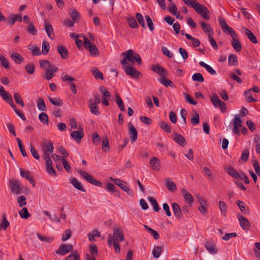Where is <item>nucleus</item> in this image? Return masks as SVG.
Returning a JSON list of instances; mask_svg holds the SVG:
<instances>
[{
  "mask_svg": "<svg viewBox=\"0 0 260 260\" xmlns=\"http://www.w3.org/2000/svg\"><path fill=\"white\" fill-rule=\"evenodd\" d=\"M211 101L213 106L216 108L219 107L222 113L226 111V105L224 102L220 101L216 94H213L211 96Z\"/></svg>",
  "mask_w": 260,
  "mask_h": 260,
  "instance_id": "9",
  "label": "nucleus"
},
{
  "mask_svg": "<svg viewBox=\"0 0 260 260\" xmlns=\"http://www.w3.org/2000/svg\"><path fill=\"white\" fill-rule=\"evenodd\" d=\"M1 96L3 98V100L7 102L10 106L13 108L16 114L23 120H25L26 118L22 112L20 110L16 109V106L13 102V100L11 95L4 89L1 91Z\"/></svg>",
  "mask_w": 260,
  "mask_h": 260,
  "instance_id": "3",
  "label": "nucleus"
},
{
  "mask_svg": "<svg viewBox=\"0 0 260 260\" xmlns=\"http://www.w3.org/2000/svg\"><path fill=\"white\" fill-rule=\"evenodd\" d=\"M102 147L103 150L105 152H108L110 150V146L109 141L107 138H105L103 140Z\"/></svg>",
  "mask_w": 260,
  "mask_h": 260,
  "instance_id": "61",
  "label": "nucleus"
},
{
  "mask_svg": "<svg viewBox=\"0 0 260 260\" xmlns=\"http://www.w3.org/2000/svg\"><path fill=\"white\" fill-rule=\"evenodd\" d=\"M84 133L83 130L80 131H73L71 133V136L75 139L77 142H80L81 139L83 137Z\"/></svg>",
  "mask_w": 260,
  "mask_h": 260,
  "instance_id": "28",
  "label": "nucleus"
},
{
  "mask_svg": "<svg viewBox=\"0 0 260 260\" xmlns=\"http://www.w3.org/2000/svg\"><path fill=\"white\" fill-rule=\"evenodd\" d=\"M150 165L154 171H158L161 167L160 161L156 157H152L150 160Z\"/></svg>",
  "mask_w": 260,
  "mask_h": 260,
  "instance_id": "19",
  "label": "nucleus"
},
{
  "mask_svg": "<svg viewBox=\"0 0 260 260\" xmlns=\"http://www.w3.org/2000/svg\"><path fill=\"white\" fill-rule=\"evenodd\" d=\"M107 189L113 193L116 196H119V192L116 190L115 186L111 183L108 182L107 184Z\"/></svg>",
  "mask_w": 260,
  "mask_h": 260,
  "instance_id": "53",
  "label": "nucleus"
},
{
  "mask_svg": "<svg viewBox=\"0 0 260 260\" xmlns=\"http://www.w3.org/2000/svg\"><path fill=\"white\" fill-rule=\"evenodd\" d=\"M64 260H80V256L77 251L76 250L68 255Z\"/></svg>",
  "mask_w": 260,
  "mask_h": 260,
  "instance_id": "54",
  "label": "nucleus"
},
{
  "mask_svg": "<svg viewBox=\"0 0 260 260\" xmlns=\"http://www.w3.org/2000/svg\"><path fill=\"white\" fill-rule=\"evenodd\" d=\"M166 186L172 192H175L177 189L176 186L174 182L170 181L169 179H168L166 180Z\"/></svg>",
  "mask_w": 260,
  "mask_h": 260,
  "instance_id": "49",
  "label": "nucleus"
},
{
  "mask_svg": "<svg viewBox=\"0 0 260 260\" xmlns=\"http://www.w3.org/2000/svg\"><path fill=\"white\" fill-rule=\"evenodd\" d=\"M113 235H108L107 244L110 247L112 245L113 241L122 242L124 240V234L121 228L119 226H116L113 228Z\"/></svg>",
  "mask_w": 260,
  "mask_h": 260,
  "instance_id": "2",
  "label": "nucleus"
},
{
  "mask_svg": "<svg viewBox=\"0 0 260 260\" xmlns=\"http://www.w3.org/2000/svg\"><path fill=\"white\" fill-rule=\"evenodd\" d=\"M61 79L63 81H70L71 83H70V85L71 86V89L72 92L74 94L77 93V90L76 89V85L74 83L72 82L75 81L76 80L75 78H74V77H73L72 76H69L68 75H66L61 77Z\"/></svg>",
  "mask_w": 260,
  "mask_h": 260,
  "instance_id": "16",
  "label": "nucleus"
},
{
  "mask_svg": "<svg viewBox=\"0 0 260 260\" xmlns=\"http://www.w3.org/2000/svg\"><path fill=\"white\" fill-rule=\"evenodd\" d=\"M9 225L10 223L7 219L6 215L4 214L0 224V229L5 231Z\"/></svg>",
  "mask_w": 260,
  "mask_h": 260,
  "instance_id": "38",
  "label": "nucleus"
},
{
  "mask_svg": "<svg viewBox=\"0 0 260 260\" xmlns=\"http://www.w3.org/2000/svg\"><path fill=\"white\" fill-rule=\"evenodd\" d=\"M226 172L235 179H237L239 173L233 167L229 166L225 168Z\"/></svg>",
  "mask_w": 260,
  "mask_h": 260,
  "instance_id": "33",
  "label": "nucleus"
},
{
  "mask_svg": "<svg viewBox=\"0 0 260 260\" xmlns=\"http://www.w3.org/2000/svg\"><path fill=\"white\" fill-rule=\"evenodd\" d=\"M25 70L28 74L32 75L35 71V66L32 63H28L25 65Z\"/></svg>",
  "mask_w": 260,
  "mask_h": 260,
  "instance_id": "55",
  "label": "nucleus"
},
{
  "mask_svg": "<svg viewBox=\"0 0 260 260\" xmlns=\"http://www.w3.org/2000/svg\"><path fill=\"white\" fill-rule=\"evenodd\" d=\"M244 95L245 97V100L248 103L255 102V100L252 96L251 93V90H247L244 92Z\"/></svg>",
  "mask_w": 260,
  "mask_h": 260,
  "instance_id": "34",
  "label": "nucleus"
},
{
  "mask_svg": "<svg viewBox=\"0 0 260 260\" xmlns=\"http://www.w3.org/2000/svg\"><path fill=\"white\" fill-rule=\"evenodd\" d=\"M0 61L2 66L5 68H9V62L8 60L2 55H0Z\"/></svg>",
  "mask_w": 260,
  "mask_h": 260,
  "instance_id": "62",
  "label": "nucleus"
},
{
  "mask_svg": "<svg viewBox=\"0 0 260 260\" xmlns=\"http://www.w3.org/2000/svg\"><path fill=\"white\" fill-rule=\"evenodd\" d=\"M218 21L222 29L225 33L230 35L232 38L238 37V35L235 30L231 27H230L221 17L219 18Z\"/></svg>",
  "mask_w": 260,
  "mask_h": 260,
  "instance_id": "6",
  "label": "nucleus"
},
{
  "mask_svg": "<svg viewBox=\"0 0 260 260\" xmlns=\"http://www.w3.org/2000/svg\"><path fill=\"white\" fill-rule=\"evenodd\" d=\"M191 122L193 125L198 124L200 122L199 114L194 112L193 116L191 118Z\"/></svg>",
  "mask_w": 260,
  "mask_h": 260,
  "instance_id": "64",
  "label": "nucleus"
},
{
  "mask_svg": "<svg viewBox=\"0 0 260 260\" xmlns=\"http://www.w3.org/2000/svg\"><path fill=\"white\" fill-rule=\"evenodd\" d=\"M70 182L77 189L81 190L83 192H85L86 189L84 188L82 183L78 180L76 178H71L70 179Z\"/></svg>",
  "mask_w": 260,
  "mask_h": 260,
  "instance_id": "26",
  "label": "nucleus"
},
{
  "mask_svg": "<svg viewBox=\"0 0 260 260\" xmlns=\"http://www.w3.org/2000/svg\"><path fill=\"white\" fill-rule=\"evenodd\" d=\"M20 172L22 177L25 178L30 183L32 184L33 186L35 185V182L32 177L29 175L28 171H25L22 169H20Z\"/></svg>",
  "mask_w": 260,
  "mask_h": 260,
  "instance_id": "30",
  "label": "nucleus"
},
{
  "mask_svg": "<svg viewBox=\"0 0 260 260\" xmlns=\"http://www.w3.org/2000/svg\"><path fill=\"white\" fill-rule=\"evenodd\" d=\"M244 32L249 39V40L253 44H257V40L256 39V37L255 35L253 34L252 32H251L249 29L248 28H245L244 29Z\"/></svg>",
  "mask_w": 260,
  "mask_h": 260,
  "instance_id": "32",
  "label": "nucleus"
},
{
  "mask_svg": "<svg viewBox=\"0 0 260 260\" xmlns=\"http://www.w3.org/2000/svg\"><path fill=\"white\" fill-rule=\"evenodd\" d=\"M229 64L230 66H236L238 64V60L236 55L232 54L229 56Z\"/></svg>",
  "mask_w": 260,
  "mask_h": 260,
  "instance_id": "50",
  "label": "nucleus"
},
{
  "mask_svg": "<svg viewBox=\"0 0 260 260\" xmlns=\"http://www.w3.org/2000/svg\"><path fill=\"white\" fill-rule=\"evenodd\" d=\"M94 99H90L88 102V106L90 112L95 115H99L100 114L98 109V104L101 102L100 95L97 93H93Z\"/></svg>",
  "mask_w": 260,
  "mask_h": 260,
  "instance_id": "4",
  "label": "nucleus"
},
{
  "mask_svg": "<svg viewBox=\"0 0 260 260\" xmlns=\"http://www.w3.org/2000/svg\"><path fill=\"white\" fill-rule=\"evenodd\" d=\"M37 236L41 241L46 243H51L54 240V237L52 236H44L39 233H37Z\"/></svg>",
  "mask_w": 260,
  "mask_h": 260,
  "instance_id": "39",
  "label": "nucleus"
},
{
  "mask_svg": "<svg viewBox=\"0 0 260 260\" xmlns=\"http://www.w3.org/2000/svg\"><path fill=\"white\" fill-rule=\"evenodd\" d=\"M159 127L167 133L171 132V126L164 121H160L159 123Z\"/></svg>",
  "mask_w": 260,
  "mask_h": 260,
  "instance_id": "43",
  "label": "nucleus"
},
{
  "mask_svg": "<svg viewBox=\"0 0 260 260\" xmlns=\"http://www.w3.org/2000/svg\"><path fill=\"white\" fill-rule=\"evenodd\" d=\"M152 70L155 73L161 76H165L167 75V71L161 66L156 64L152 67Z\"/></svg>",
  "mask_w": 260,
  "mask_h": 260,
  "instance_id": "22",
  "label": "nucleus"
},
{
  "mask_svg": "<svg viewBox=\"0 0 260 260\" xmlns=\"http://www.w3.org/2000/svg\"><path fill=\"white\" fill-rule=\"evenodd\" d=\"M172 209L173 213L176 217L178 218V219H181L182 217V214L179 205L177 203H173Z\"/></svg>",
  "mask_w": 260,
  "mask_h": 260,
  "instance_id": "24",
  "label": "nucleus"
},
{
  "mask_svg": "<svg viewBox=\"0 0 260 260\" xmlns=\"http://www.w3.org/2000/svg\"><path fill=\"white\" fill-rule=\"evenodd\" d=\"M45 78L47 80H49L54 77V75L53 73L56 72L58 71V68L54 65H52L50 68L45 69Z\"/></svg>",
  "mask_w": 260,
  "mask_h": 260,
  "instance_id": "17",
  "label": "nucleus"
},
{
  "mask_svg": "<svg viewBox=\"0 0 260 260\" xmlns=\"http://www.w3.org/2000/svg\"><path fill=\"white\" fill-rule=\"evenodd\" d=\"M17 21H18L19 22L22 21V16L21 15H18V14H13L11 15L10 19H9V23L13 25L15 22Z\"/></svg>",
  "mask_w": 260,
  "mask_h": 260,
  "instance_id": "40",
  "label": "nucleus"
},
{
  "mask_svg": "<svg viewBox=\"0 0 260 260\" xmlns=\"http://www.w3.org/2000/svg\"><path fill=\"white\" fill-rule=\"evenodd\" d=\"M14 98L15 99L16 103L20 105L21 107L23 108L25 106V104L21 98V96L19 93H15L14 94Z\"/></svg>",
  "mask_w": 260,
  "mask_h": 260,
  "instance_id": "41",
  "label": "nucleus"
},
{
  "mask_svg": "<svg viewBox=\"0 0 260 260\" xmlns=\"http://www.w3.org/2000/svg\"><path fill=\"white\" fill-rule=\"evenodd\" d=\"M181 193L186 201L188 204L191 205L193 202V198L192 196L186 189H182Z\"/></svg>",
  "mask_w": 260,
  "mask_h": 260,
  "instance_id": "23",
  "label": "nucleus"
},
{
  "mask_svg": "<svg viewBox=\"0 0 260 260\" xmlns=\"http://www.w3.org/2000/svg\"><path fill=\"white\" fill-rule=\"evenodd\" d=\"M219 208L221 212V215L225 217L226 215L227 207L225 203L223 201H219Z\"/></svg>",
  "mask_w": 260,
  "mask_h": 260,
  "instance_id": "44",
  "label": "nucleus"
},
{
  "mask_svg": "<svg viewBox=\"0 0 260 260\" xmlns=\"http://www.w3.org/2000/svg\"><path fill=\"white\" fill-rule=\"evenodd\" d=\"M84 46L88 50L91 55L95 56L99 53V50L96 46L91 43L89 40L85 36H83Z\"/></svg>",
  "mask_w": 260,
  "mask_h": 260,
  "instance_id": "8",
  "label": "nucleus"
},
{
  "mask_svg": "<svg viewBox=\"0 0 260 260\" xmlns=\"http://www.w3.org/2000/svg\"><path fill=\"white\" fill-rule=\"evenodd\" d=\"M92 73L96 79H104V76L102 72H100L98 69L94 68L91 70Z\"/></svg>",
  "mask_w": 260,
  "mask_h": 260,
  "instance_id": "48",
  "label": "nucleus"
},
{
  "mask_svg": "<svg viewBox=\"0 0 260 260\" xmlns=\"http://www.w3.org/2000/svg\"><path fill=\"white\" fill-rule=\"evenodd\" d=\"M128 131L131 141L134 143L138 138V132L131 122L128 124Z\"/></svg>",
  "mask_w": 260,
  "mask_h": 260,
  "instance_id": "13",
  "label": "nucleus"
},
{
  "mask_svg": "<svg viewBox=\"0 0 260 260\" xmlns=\"http://www.w3.org/2000/svg\"><path fill=\"white\" fill-rule=\"evenodd\" d=\"M174 140L179 145L181 146H184L186 142L184 137L180 134H179L177 133H174Z\"/></svg>",
  "mask_w": 260,
  "mask_h": 260,
  "instance_id": "21",
  "label": "nucleus"
},
{
  "mask_svg": "<svg viewBox=\"0 0 260 260\" xmlns=\"http://www.w3.org/2000/svg\"><path fill=\"white\" fill-rule=\"evenodd\" d=\"M199 64L201 66L204 68L211 75H215L216 74V71L214 70L210 66L206 64L204 61H200Z\"/></svg>",
  "mask_w": 260,
  "mask_h": 260,
  "instance_id": "36",
  "label": "nucleus"
},
{
  "mask_svg": "<svg viewBox=\"0 0 260 260\" xmlns=\"http://www.w3.org/2000/svg\"><path fill=\"white\" fill-rule=\"evenodd\" d=\"M57 50L61 58L64 59L68 57V51L64 46L62 45L57 46Z\"/></svg>",
  "mask_w": 260,
  "mask_h": 260,
  "instance_id": "29",
  "label": "nucleus"
},
{
  "mask_svg": "<svg viewBox=\"0 0 260 260\" xmlns=\"http://www.w3.org/2000/svg\"><path fill=\"white\" fill-rule=\"evenodd\" d=\"M148 200L150 202L151 205L153 206V210L155 212H158L160 210V208L158 205L157 201L154 198L151 197H148Z\"/></svg>",
  "mask_w": 260,
  "mask_h": 260,
  "instance_id": "46",
  "label": "nucleus"
},
{
  "mask_svg": "<svg viewBox=\"0 0 260 260\" xmlns=\"http://www.w3.org/2000/svg\"><path fill=\"white\" fill-rule=\"evenodd\" d=\"M12 59L17 63L20 64L24 61V58L18 53H15L11 55Z\"/></svg>",
  "mask_w": 260,
  "mask_h": 260,
  "instance_id": "37",
  "label": "nucleus"
},
{
  "mask_svg": "<svg viewBox=\"0 0 260 260\" xmlns=\"http://www.w3.org/2000/svg\"><path fill=\"white\" fill-rule=\"evenodd\" d=\"M238 217L242 229L245 231L248 230L250 228V222L248 220L241 215H238Z\"/></svg>",
  "mask_w": 260,
  "mask_h": 260,
  "instance_id": "18",
  "label": "nucleus"
},
{
  "mask_svg": "<svg viewBox=\"0 0 260 260\" xmlns=\"http://www.w3.org/2000/svg\"><path fill=\"white\" fill-rule=\"evenodd\" d=\"M116 103L118 105L119 109L121 111H124L125 110L123 102L118 94H116L115 95Z\"/></svg>",
  "mask_w": 260,
  "mask_h": 260,
  "instance_id": "42",
  "label": "nucleus"
},
{
  "mask_svg": "<svg viewBox=\"0 0 260 260\" xmlns=\"http://www.w3.org/2000/svg\"><path fill=\"white\" fill-rule=\"evenodd\" d=\"M192 79L193 81L199 82H203L204 81V78L203 75L200 73L194 74L192 76Z\"/></svg>",
  "mask_w": 260,
  "mask_h": 260,
  "instance_id": "59",
  "label": "nucleus"
},
{
  "mask_svg": "<svg viewBox=\"0 0 260 260\" xmlns=\"http://www.w3.org/2000/svg\"><path fill=\"white\" fill-rule=\"evenodd\" d=\"M37 107L40 111H44L46 110V106L43 98H39L38 99Z\"/></svg>",
  "mask_w": 260,
  "mask_h": 260,
  "instance_id": "45",
  "label": "nucleus"
},
{
  "mask_svg": "<svg viewBox=\"0 0 260 260\" xmlns=\"http://www.w3.org/2000/svg\"><path fill=\"white\" fill-rule=\"evenodd\" d=\"M201 25L204 31L208 35V37L209 35H213L214 34L213 29L210 24L202 21L201 22Z\"/></svg>",
  "mask_w": 260,
  "mask_h": 260,
  "instance_id": "27",
  "label": "nucleus"
},
{
  "mask_svg": "<svg viewBox=\"0 0 260 260\" xmlns=\"http://www.w3.org/2000/svg\"><path fill=\"white\" fill-rule=\"evenodd\" d=\"M121 54L124 56V58L121 61V63L123 66L130 65L127 60L132 64H135V62H137L139 65L142 63V59L139 54L132 49L123 52Z\"/></svg>",
  "mask_w": 260,
  "mask_h": 260,
  "instance_id": "1",
  "label": "nucleus"
},
{
  "mask_svg": "<svg viewBox=\"0 0 260 260\" xmlns=\"http://www.w3.org/2000/svg\"><path fill=\"white\" fill-rule=\"evenodd\" d=\"M231 44L234 48V49L238 52H239L241 51L242 46L239 41L238 37H235V38H232V41L231 42Z\"/></svg>",
  "mask_w": 260,
  "mask_h": 260,
  "instance_id": "31",
  "label": "nucleus"
},
{
  "mask_svg": "<svg viewBox=\"0 0 260 260\" xmlns=\"http://www.w3.org/2000/svg\"><path fill=\"white\" fill-rule=\"evenodd\" d=\"M40 121L44 124H48V117L46 113L44 112L41 113L39 115Z\"/></svg>",
  "mask_w": 260,
  "mask_h": 260,
  "instance_id": "58",
  "label": "nucleus"
},
{
  "mask_svg": "<svg viewBox=\"0 0 260 260\" xmlns=\"http://www.w3.org/2000/svg\"><path fill=\"white\" fill-rule=\"evenodd\" d=\"M45 160L46 161V168L47 172L52 176L56 175V172L52 167V161L50 156L46 157Z\"/></svg>",
  "mask_w": 260,
  "mask_h": 260,
  "instance_id": "14",
  "label": "nucleus"
},
{
  "mask_svg": "<svg viewBox=\"0 0 260 260\" xmlns=\"http://www.w3.org/2000/svg\"><path fill=\"white\" fill-rule=\"evenodd\" d=\"M49 100L52 104L55 106L59 107L63 105V102L59 98H49Z\"/></svg>",
  "mask_w": 260,
  "mask_h": 260,
  "instance_id": "56",
  "label": "nucleus"
},
{
  "mask_svg": "<svg viewBox=\"0 0 260 260\" xmlns=\"http://www.w3.org/2000/svg\"><path fill=\"white\" fill-rule=\"evenodd\" d=\"M123 69L124 70L126 74L132 77L137 78L141 73L137 71L134 67L129 66H124Z\"/></svg>",
  "mask_w": 260,
  "mask_h": 260,
  "instance_id": "12",
  "label": "nucleus"
},
{
  "mask_svg": "<svg viewBox=\"0 0 260 260\" xmlns=\"http://www.w3.org/2000/svg\"><path fill=\"white\" fill-rule=\"evenodd\" d=\"M10 187L12 192L17 194L21 193V189L20 186V182L18 180H10Z\"/></svg>",
  "mask_w": 260,
  "mask_h": 260,
  "instance_id": "15",
  "label": "nucleus"
},
{
  "mask_svg": "<svg viewBox=\"0 0 260 260\" xmlns=\"http://www.w3.org/2000/svg\"><path fill=\"white\" fill-rule=\"evenodd\" d=\"M159 82L165 85L166 87H172L173 82L170 80L165 77H162L159 79Z\"/></svg>",
  "mask_w": 260,
  "mask_h": 260,
  "instance_id": "57",
  "label": "nucleus"
},
{
  "mask_svg": "<svg viewBox=\"0 0 260 260\" xmlns=\"http://www.w3.org/2000/svg\"><path fill=\"white\" fill-rule=\"evenodd\" d=\"M19 214L22 218L28 219L30 216L26 207L23 208L19 212Z\"/></svg>",
  "mask_w": 260,
  "mask_h": 260,
  "instance_id": "52",
  "label": "nucleus"
},
{
  "mask_svg": "<svg viewBox=\"0 0 260 260\" xmlns=\"http://www.w3.org/2000/svg\"><path fill=\"white\" fill-rule=\"evenodd\" d=\"M50 49V46L49 43L46 41H43L42 43V52L43 54L46 55L47 54Z\"/></svg>",
  "mask_w": 260,
  "mask_h": 260,
  "instance_id": "60",
  "label": "nucleus"
},
{
  "mask_svg": "<svg viewBox=\"0 0 260 260\" xmlns=\"http://www.w3.org/2000/svg\"><path fill=\"white\" fill-rule=\"evenodd\" d=\"M129 26L134 28H136L138 27V24L136 20L134 17H128L127 18Z\"/></svg>",
  "mask_w": 260,
  "mask_h": 260,
  "instance_id": "63",
  "label": "nucleus"
},
{
  "mask_svg": "<svg viewBox=\"0 0 260 260\" xmlns=\"http://www.w3.org/2000/svg\"><path fill=\"white\" fill-rule=\"evenodd\" d=\"M144 227L149 233L151 234L154 239L157 240L159 238V235L157 232L153 230L152 228H149L147 225H144Z\"/></svg>",
  "mask_w": 260,
  "mask_h": 260,
  "instance_id": "47",
  "label": "nucleus"
},
{
  "mask_svg": "<svg viewBox=\"0 0 260 260\" xmlns=\"http://www.w3.org/2000/svg\"><path fill=\"white\" fill-rule=\"evenodd\" d=\"M78 172L82 177L84 178L87 180V181L90 183L97 186H102L103 183L101 181L95 179L92 175H90L85 171L80 170H78Z\"/></svg>",
  "mask_w": 260,
  "mask_h": 260,
  "instance_id": "7",
  "label": "nucleus"
},
{
  "mask_svg": "<svg viewBox=\"0 0 260 260\" xmlns=\"http://www.w3.org/2000/svg\"><path fill=\"white\" fill-rule=\"evenodd\" d=\"M162 251V248L161 246H155L152 250V254L154 257L158 258Z\"/></svg>",
  "mask_w": 260,
  "mask_h": 260,
  "instance_id": "51",
  "label": "nucleus"
},
{
  "mask_svg": "<svg viewBox=\"0 0 260 260\" xmlns=\"http://www.w3.org/2000/svg\"><path fill=\"white\" fill-rule=\"evenodd\" d=\"M69 14L74 21L77 22L80 20V14L76 9L71 10Z\"/></svg>",
  "mask_w": 260,
  "mask_h": 260,
  "instance_id": "35",
  "label": "nucleus"
},
{
  "mask_svg": "<svg viewBox=\"0 0 260 260\" xmlns=\"http://www.w3.org/2000/svg\"><path fill=\"white\" fill-rule=\"evenodd\" d=\"M205 247L211 254H215L218 252L216 245L213 242L207 241L205 244Z\"/></svg>",
  "mask_w": 260,
  "mask_h": 260,
  "instance_id": "20",
  "label": "nucleus"
},
{
  "mask_svg": "<svg viewBox=\"0 0 260 260\" xmlns=\"http://www.w3.org/2000/svg\"><path fill=\"white\" fill-rule=\"evenodd\" d=\"M45 31L49 38L51 40H53L55 38V35L53 32V28L52 25L47 23V22H45L44 23Z\"/></svg>",
  "mask_w": 260,
  "mask_h": 260,
  "instance_id": "25",
  "label": "nucleus"
},
{
  "mask_svg": "<svg viewBox=\"0 0 260 260\" xmlns=\"http://www.w3.org/2000/svg\"><path fill=\"white\" fill-rule=\"evenodd\" d=\"M42 146L44 158L45 159L46 157L50 156L49 154L53 152L54 147L52 143L48 141H45L42 144Z\"/></svg>",
  "mask_w": 260,
  "mask_h": 260,
  "instance_id": "10",
  "label": "nucleus"
},
{
  "mask_svg": "<svg viewBox=\"0 0 260 260\" xmlns=\"http://www.w3.org/2000/svg\"><path fill=\"white\" fill-rule=\"evenodd\" d=\"M191 7H192L196 12L200 15L204 19L207 20L209 19L210 17L209 14H210V12L206 6L199 4L196 1Z\"/></svg>",
  "mask_w": 260,
  "mask_h": 260,
  "instance_id": "5",
  "label": "nucleus"
},
{
  "mask_svg": "<svg viewBox=\"0 0 260 260\" xmlns=\"http://www.w3.org/2000/svg\"><path fill=\"white\" fill-rule=\"evenodd\" d=\"M73 249V246L71 244H61L58 249L56 251V253L60 255H64Z\"/></svg>",
  "mask_w": 260,
  "mask_h": 260,
  "instance_id": "11",
  "label": "nucleus"
}]
</instances>
